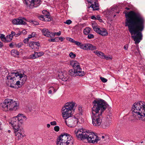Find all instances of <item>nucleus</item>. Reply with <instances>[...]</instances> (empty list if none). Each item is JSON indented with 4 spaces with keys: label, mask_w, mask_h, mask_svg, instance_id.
<instances>
[{
    "label": "nucleus",
    "mask_w": 145,
    "mask_h": 145,
    "mask_svg": "<svg viewBox=\"0 0 145 145\" xmlns=\"http://www.w3.org/2000/svg\"><path fill=\"white\" fill-rule=\"evenodd\" d=\"M89 3L91 4L90 6L88 7V8H91L93 10H97L99 9V6L97 0H87Z\"/></svg>",
    "instance_id": "4468645a"
},
{
    "label": "nucleus",
    "mask_w": 145,
    "mask_h": 145,
    "mask_svg": "<svg viewBox=\"0 0 145 145\" xmlns=\"http://www.w3.org/2000/svg\"><path fill=\"white\" fill-rule=\"evenodd\" d=\"M35 50H37L39 49V47L40 46V44L38 42H35Z\"/></svg>",
    "instance_id": "c9c22d12"
},
{
    "label": "nucleus",
    "mask_w": 145,
    "mask_h": 145,
    "mask_svg": "<svg viewBox=\"0 0 145 145\" xmlns=\"http://www.w3.org/2000/svg\"><path fill=\"white\" fill-rule=\"evenodd\" d=\"M11 54L14 57H16L19 54V52L16 50H11Z\"/></svg>",
    "instance_id": "393cba45"
},
{
    "label": "nucleus",
    "mask_w": 145,
    "mask_h": 145,
    "mask_svg": "<svg viewBox=\"0 0 145 145\" xmlns=\"http://www.w3.org/2000/svg\"><path fill=\"white\" fill-rule=\"evenodd\" d=\"M50 126V124H48L47 125V127L48 128H49Z\"/></svg>",
    "instance_id": "69168bd1"
},
{
    "label": "nucleus",
    "mask_w": 145,
    "mask_h": 145,
    "mask_svg": "<svg viewBox=\"0 0 145 145\" xmlns=\"http://www.w3.org/2000/svg\"><path fill=\"white\" fill-rule=\"evenodd\" d=\"M33 23L36 25H38L39 24V23L36 22H34Z\"/></svg>",
    "instance_id": "0e129e2a"
},
{
    "label": "nucleus",
    "mask_w": 145,
    "mask_h": 145,
    "mask_svg": "<svg viewBox=\"0 0 145 145\" xmlns=\"http://www.w3.org/2000/svg\"><path fill=\"white\" fill-rule=\"evenodd\" d=\"M76 137L79 139H87L88 142L94 143H97L99 140L98 137L95 133L88 132L82 128L76 129L74 131Z\"/></svg>",
    "instance_id": "20e7f679"
},
{
    "label": "nucleus",
    "mask_w": 145,
    "mask_h": 145,
    "mask_svg": "<svg viewBox=\"0 0 145 145\" xmlns=\"http://www.w3.org/2000/svg\"><path fill=\"white\" fill-rule=\"evenodd\" d=\"M99 52V51H98L97 50H95L93 52L94 53H95L96 54L97 56H98Z\"/></svg>",
    "instance_id": "5fc2aeb1"
},
{
    "label": "nucleus",
    "mask_w": 145,
    "mask_h": 145,
    "mask_svg": "<svg viewBox=\"0 0 145 145\" xmlns=\"http://www.w3.org/2000/svg\"><path fill=\"white\" fill-rule=\"evenodd\" d=\"M90 29L89 27L86 28L83 31V32L85 35H88L90 32Z\"/></svg>",
    "instance_id": "c85d7f7f"
},
{
    "label": "nucleus",
    "mask_w": 145,
    "mask_h": 145,
    "mask_svg": "<svg viewBox=\"0 0 145 145\" xmlns=\"http://www.w3.org/2000/svg\"><path fill=\"white\" fill-rule=\"evenodd\" d=\"M92 27L94 30L96 32L99 28L97 24L95 23H93L92 25Z\"/></svg>",
    "instance_id": "a878e982"
},
{
    "label": "nucleus",
    "mask_w": 145,
    "mask_h": 145,
    "mask_svg": "<svg viewBox=\"0 0 145 145\" xmlns=\"http://www.w3.org/2000/svg\"><path fill=\"white\" fill-rule=\"evenodd\" d=\"M88 50H93L97 49L95 46H93L90 44H88Z\"/></svg>",
    "instance_id": "bb28decb"
},
{
    "label": "nucleus",
    "mask_w": 145,
    "mask_h": 145,
    "mask_svg": "<svg viewBox=\"0 0 145 145\" xmlns=\"http://www.w3.org/2000/svg\"><path fill=\"white\" fill-rule=\"evenodd\" d=\"M68 40L70 42L72 43H74L75 41L73 39L71 38H69V39Z\"/></svg>",
    "instance_id": "8fccbe9b"
},
{
    "label": "nucleus",
    "mask_w": 145,
    "mask_h": 145,
    "mask_svg": "<svg viewBox=\"0 0 145 145\" xmlns=\"http://www.w3.org/2000/svg\"><path fill=\"white\" fill-rule=\"evenodd\" d=\"M117 8V6H114L111 8V10L114 11V10L116 9Z\"/></svg>",
    "instance_id": "3c124183"
},
{
    "label": "nucleus",
    "mask_w": 145,
    "mask_h": 145,
    "mask_svg": "<svg viewBox=\"0 0 145 145\" xmlns=\"http://www.w3.org/2000/svg\"><path fill=\"white\" fill-rule=\"evenodd\" d=\"M96 32L103 36H106L108 35L107 30L105 28L102 27H99Z\"/></svg>",
    "instance_id": "6ab92c4d"
},
{
    "label": "nucleus",
    "mask_w": 145,
    "mask_h": 145,
    "mask_svg": "<svg viewBox=\"0 0 145 145\" xmlns=\"http://www.w3.org/2000/svg\"><path fill=\"white\" fill-rule=\"evenodd\" d=\"M33 37L32 36V35H28V39H30Z\"/></svg>",
    "instance_id": "13d9d810"
},
{
    "label": "nucleus",
    "mask_w": 145,
    "mask_h": 145,
    "mask_svg": "<svg viewBox=\"0 0 145 145\" xmlns=\"http://www.w3.org/2000/svg\"><path fill=\"white\" fill-rule=\"evenodd\" d=\"M76 103L73 102H69L66 103L62 108V110L72 113Z\"/></svg>",
    "instance_id": "ddd939ff"
},
{
    "label": "nucleus",
    "mask_w": 145,
    "mask_h": 145,
    "mask_svg": "<svg viewBox=\"0 0 145 145\" xmlns=\"http://www.w3.org/2000/svg\"><path fill=\"white\" fill-rule=\"evenodd\" d=\"M57 39V38H56L54 39H49L48 40L50 42H55L56 41V40Z\"/></svg>",
    "instance_id": "de8ad7c7"
},
{
    "label": "nucleus",
    "mask_w": 145,
    "mask_h": 145,
    "mask_svg": "<svg viewBox=\"0 0 145 145\" xmlns=\"http://www.w3.org/2000/svg\"><path fill=\"white\" fill-rule=\"evenodd\" d=\"M27 120L26 117L23 114H19L17 116L14 117L10 122L13 129L16 131L19 129L21 125Z\"/></svg>",
    "instance_id": "6e6552de"
},
{
    "label": "nucleus",
    "mask_w": 145,
    "mask_h": 145,
    "mask_svg": "<svg viewBox=\"0 0 145 145\" xmlns=\"http://www.w3.org/2000/svg\"><path fill=\"white\" fill-rule=\"evenodd\" d=\"M111 122L110 121H108L105 122L103 125V127L104 129L108 127L111 124Z\"/></svg>",
    "instance_id": "b1692460"
},
{
    "label": "nucleus",
    "mask_w": 145,
    "mask_h": 145,
    "mask_svg": "<svg viewBox=\"0 0 145 145\" xmlns=\"http://www.w3.org/2000/svg\"><path fill=\"white\" fill-rule=\"evenodd\" d=\"M48 93L50 94H52V90L51 89H50L48 91Z\"/></svg>",
    "instance_id": "e2e57ef3"
},
{
    "label": "nucleus",
    "mask_w": 145,
    "mask_h": 145,
    "mask_svg": "<svg viewBox=\"0 0 145 145\" xmlns=\"http://www.w3.org/2000/svg\"><path fill=\"white\" fill-rule=\"evenodd\" d=\"M100 79H101V80L103 82H104V83L106 82L107 81V80L106 79L104 78H103V77H101Z\"/></svg>",
    "instance_id": "c03bdc74"
},
{
    "label": "nucleus",
    "mask_w": 145,
    "mask_h": 145,
    "mask_svg": "<svg viewBox=\"0 0 145 145\" xmlns=\"http://www.w3.org/2000/svg\"><path fill=\"white\" fill-rule=\"evenodd\" d=\"M61 31H59V32L57 33L52 32V35H54L52 38L54 37L56 35L58 36H60L61 34Z\"/></svg>",
    "instance_id": "473e14b6"
},
{
    "label": "nucleus",
    "mask_w": 145,
    "mask_h": 145,
    "mask_svg": "<svg viewBox=\"0 0 145 145\" xmlns=\"http://www.w3.org/2000/svg\"><path fill=\"white\" fill-rule=\"evenodd\" d=\"M100 18V16H98L97 17V19H98V20H99Z\"/></svg>",
    "instance_id": "774afa93"
},
{
    "label": "nucleus",
    "mask_w": 145,
    "mask_h": 145,
    "mask_svg": "<svg viewBox=\"0 0 145 145\" xmlns=\"http://www.w3.org/2000/svg\"><path fill=\"white\" fill-rule=\"evenodd\" d=\"M103 59H105L107 60H111L112 59V57L110 56H106L104 55Z\"/></svg>",
    "instance_id": "e433bc0d"
},
{
    "label": "nucleus",
    "mask_w": 145,
    "mask_h": 145,
    "mask_svg": "<svg viewBox=\"0 0 145 145\" xmlns=\"http://www.w3.org/2000/svg\"><path fill=\"white\" fill-rule=\"evenodd\" d=\"M25 18H20L18 19H14L12 21V23L15 25H25L26 24Z\"/></svg>",
    "instance_id": "2eb2a0df"
},
{
    "label": "nucleus",
    "mask_w": 145,
    "mask_h": 145,
    "mask_svg": "<svg viewBox=\"0 0 145 145\" xmlns=\"http://www.w3.org/2000/svg\"><path fill=\"white\" fill-rule=\"evenodd\" d=\"M76 103L73 102H69L66 103L62 108V110L72 113Z\"/></svg>",
    "instance_id": "f8f14e48"
},
{
    "label": "nucleus",
    "mask_w": 145,
    "mask_h": 145,
    "mask_svg": "<svg viewBox=\"0 0 145 145\" xmlns=\"http://www.w3.org/2000/svg\"><path fill=\"white\" fill-rule=\"evenodd\" d=\"M35 42H31L29 43V46L32 49L35 50Z\"/></svg>",
    "instance_id": "7c9ffc66"
},
{
    "label": "nucleus",
    "mask_w": 145,
    "mask_h": 145,
    "mask_svg": "<svg viewBox=\"0 0 145 145\" xmlns=\"http://www.w3.org/2000/svg\"><path fill=\"white\" fill-rule=\"evenodd\" d=\"M58 76L60 79H61L64 81H67L69 78L67 72L65 71H63V72H59Z\"/></svg>",
    "instance_id": "f3484780"
},
{
    "label": "nucleus",
    "mask_w": 145,
    "mask_h": 145,
    "mask_svg": "<svg viewBox=\"0 0 145 145\" xmlns=\"http://www.w3.org/2000/svg\"><path fill=\"white\" fill-rule=\"evenodd\" d=\"M132 110L133 115L137 119L145 121V102L140 101L133 105Z\"/></svg>",
    "instance_id": "39448f33"
},
{
    "label": "nucleus",
    "mask_w": 145,
    "mask_h": 145,
    "mask_svg": "<svg viewBox=\"0 0 145 145\" xmlns=\"http://www.w3.org/2000/svg\"><path fill=\"white\" fill-rule=\"evenodd\" d=\"M58 76L60 79H61L64 81H67L69 78L67 72L65 71H63V72H59Z\"/></svg>",
    "instance_id": "dca6fc26"
},
{
    "label": "nucleus",
    "mask_w": 145,
    "mask_h": 145,
    "mask_svg": "<svg viewBox=\"0 0 145 145\" xmlns=\"http://www.w3.org/2000/svg\"><path fill=\"white\" fill-rule=\"evenodd\" d=\"M128 48V45L126 44L124 46V48L125 50H127Z\"/></svg>",
    "instance_id": "864d4df0"
},
{
    "label": "nucleus",
    "mask_w": 145,
    "mask_h": 145,
    "mask_svg": "<svg viewBox=\"0 0 145 145\" xmlns=\"http://www.w3.org/2000/svg\"><path fill=\"white\" fill-rule=\"evenodd\" d=\"M104 55V54L103 53L99 51L97 56L103 59Z\"/></svg>",
    "instance_id": "4c0bfd02"
},
{
    "label": "nucleus",
    "mask_w": 145,
    "mask_h": 145,
    "mask_svg": "<svg viewBox=\"0 0 145 145\" xmlns=\"http://www.w3.org/2000/svg\"><path fill=\"white\" fill-rule=\"evenodd\" d=\"M91 18L92 19L95 20L97 19V18L95 17L94 16H91Z\"/></svg>",
    "instance_id": "6e6d98bb"
},
{
    "label": "nucleus",
    "mask_w": 145,
    "mask_h": 145,
    "mask_svg": "<svg viewBox=\"0 0 145 145\" xmlns=\"http://www.w3.org/2000/svg\"><path fill=\"white\" fill-rule=\"evenodd\" d=\"M13 37L11 35H9L5 37V42H9L12 39Z\"/></svg>",
    "instance_id": "cd10ccee"
},
{
    "label": "nucleus",
    "mask_w": 145,
    "mask_h": 145,
    "mask_svg": "<svg viewBox=\"0 0 145 145\" xmlns=\"http://www.w3.org/2000/svg\"><path fill=\"white\" fill-rule=\"evenodd\" d=\"M88 44H82L80 46V48L82 49L88 50Z\"/></svg>",
    "instance_id": "c756f323"
},
{
    "label": "nucleus",
    "mask_w": 145,
    "mask_h": 145,
    "mask_svg": "<svg viewBox=\"0 0 145 145\" xmlns=\"http://www.w3.org/2000/svg\"><path fill=\"white\" fill-rule=\"evenodd\" d=\"M77 71L74 69H71L69 71V74L71 76H76V75L79 76Z\"/></svg>",
    "instance_id": "5701e85b"
},
{
    "label": "nucleus",
    "mask_w": 145,
    "mask_h": 145,
    "mask_svg": "<svg viewBox=\"0 0 145 145\" xmlns=\"http://www.w3.org/2000/svg\"><path fill=\"white\" fill-rule=\"evenodd\" d=\"M57 38H58V39L59 40H60L61 41H62L64 39V38L62 37H57Z\"/></svg>",
    "instance_id": "603ef678"
},
{
    "label": "nucleus",
    "mask_w": 145,
    "mask_h": 145,
    "mask_svg": "<svg viewBox=\"0 0 145 145\" xmlns=\"http://www.w3.org/2000/svg\"><path fill=\"white\" fill-rule=\"evenodd\" d=\"M1 106L3 110L7 111H15L19 108V103L18 101L12 99H5Z\"/></svg>",
    "instance_id": "423d86ee"
},
{
    "label": "nucleus",
    "mask_w": 145,
    "mask_h": 145,
    "mask_svg": "<svg viewBox=\"0 0 145 145\" xmlns=\"http://www.w3.org/2000/svg\"><path fill=\"white\" fill-rule=\"evenodd\" d=\"M62 113L63 117L65 120L70 117L72 115V113L63 110H62Z\"/></svg>",
    "instance_id": "4be33fe9"
},
{
    "label": "nucleus",
    "mask_w": 145,
    "mask_h": 145,
    "mask_svg": "<svg viewBox=\"0 0 145 145\" xmlns=\"http://www.w3.org/2000/svg\"><path fill=\"white\" fill-rule=\"evenodd\" d=\"M24 3L30 8L36 7L40 4V0H23Z\"/></svg>",
    "instance_id": "9b49d317"
},
{
    "label": "nucleus",
    "mask_w": 145,
    "mask_h": 145,
    "mask_svg": "<svg viewBox=\"0 0 145 145\" xmlns=\"http://www.w3.org/2000/svg\"><path fill=\"white\" fill-rule=\"evenodd\" d=\"M3 46V44L0 41V48H1Z\"/></svg>",
    "instance_id": "4d7b16f0"
},
{
    "label": "nucleus",
    "mask_w": 145,
    "mask_h": 145,
    "mask_svg": "<svg viewBox=\"0 0 145 145\" xmlns=\"http://www.w3.org/2000/svg\"><path fill=\"white\" fill-rule=\"evenodd\" d=\"M84 119L82 114H77L74 116L70 117L65 120L67 125L71 127H74L78 123H83Z\"/></svg>",
    "instance_id": "0eeeda50"
},
{
    "label": "nucleus",
    "mask_w": 145,
    "mask_h": 145,
    "mask_svg": "<svg viewBox=\"0 0 145 145\" xmlns=\"http://www.w3.org/2000/svg\"><path fill=\"white\" fill-rule=\"evenodd\" d=\"M0 38H1L2 40L5 42V36L3 34H0Z\"/></svg>",
    "instance_id": "f704fd0d"
},
{
    "label": "nucleus",
    "mask_w": 145,
    "mask_h": 145,
    "mask_svg": "<svg viewBox=\"0 0 145 145\" xmlns=\"http://www.w3.org/2000/svg\"><path fill=\"white\" fill-rule=\"evenodd\" d=\"M35 35H36L35 33V32H33V33H32L31 34V35H32V37H33L35 36Z\"/></svg>",
    "instance_id": "052dcab7"
},
{
    "label": "nucleus",
    "mask_w": 145,
    "mask_h": 145,
    "mask_svg": "<svg viewBox=\"0 0 145 145\" xmlns=\"http://www.w3.org/2000/svg\"><path fill=\"white\" fill-rule=\"evenodd\" d=\"M6 78L7 84L8 86L14 88H16V86L20 88L27 79L26 75L20 72L9 73Z\"/></svg>",
    "instance_id": "7ed1b4c3"
},
{
    "label": "nucleus",
    "mask_w": 145,
    "mask_h": 145,
    "mask_svg": "<svg viewBox=\"0 0 145 145\" xmlns=\"http://www.w3.org/2000/svg\"><path fill=\"white\" fill-rule=\"evenodd\" d=\"M16 46L18 48L21 47L22 45L23 44L21 42L16 44Z\"/></svg>",
    "instance_id": "a18cd8bd"
},
{
    "label": "nucleus",
    "mask_w": 145,
    "mask_h": 145,
    "mask_svg": "<svg viewBox=\"0 0 145 145\" xmlns=\"http://www.w3.org/2000/svg\"><path fill=\"white\" fill-rule=\"evenodd\" d=\"M106 135H105V136H102V138L103 139H104V138H105L106 137Z\"/></svg>",
    "instance_id": "338daca9"
},
{
    "label": "nucleus",
    "mask_w": 145,
    "mask_h": 145,
    "mask_svg": "<svg viewBox=\"0 0 145 145\" xmlns=\"http://www.w3.org/2000/svg\"><path fill=\"white\" fill-rule=\"evenodd\" d=\"M36 53L37 54V57H40L42 55H43L44 54V53L42 52H36Z\"/></svg>",
    "instance_id": "58836bf2"
},
{
    "label": "nucleus",
    "mask_w": 145,
    "mask_h": 145,
    "mask_svg": "<svg viewBox=\"0 0 145 145\" xmlns=\"http://www.w3.org/2000/svg\"><path fill=\"white\" fill-rule=\"evenodd\" d=\"M15 34V33L14 32H11V34L10 35H11L13 37V36H14Z\"/></svg>",
    "instance_id": "bf43d9fd"
},
{
    "label": "nucleus",
    "mask_w": 145,
    "mask_h": 145,
    "mask_svg": "<svg viewBox=\"0 0 145 145\" xmlns=\"http://www.w3.org/2000/svg\"><path fill=\"white\" fill-rule=\"evenodd\" d=\"M74 43H75L76 45L77 46H80L82 45V43L81 42L76 41H75Z\"/></svg>",
    "instance_id": "49530a36"
},
{
    "label": "nucleus",
    "mask_w": 145,
    "mask_h": 145,
    "mask_svg": "<svg viewBox=\"0 0 145 145\" xmlns=\"http://www.w3.org/2000/svg\"><path fill=\"white\" fill-rule=\"evenodd\" d=\"M93 103L92 123L94 126H99L102 122V113L106 109L108 105L104 100L102 99L95 100Z\"/></svg>",
    "instance_id": "f03ea898"
},
{
    "label": "nucleus",
    "mask_w": 145,
    "mask_h": 145,
    "mask_svg": "<svg viewBox=\"0 0 145 145\" xmlns=\"http://www.w3.org/2000/svg\"><path fill=\"white\" fill-rule=\"evenodd\" d=\"M125 26L127 27L131 37L136 44L142 39L141 32L143 30L145 20L140 13L133 11L125 14Z\"/></svg>",
    "instance_id": "f257e3e1"
},
{
    "label": "nucleus",
    "mask_w": 145,
    "mask_h": 145,
    "mask_svg": "<svg viewBox=\"0 0 145 145\" xmlns=\"http://www.w3.org/2000/svg\"><path fill=\"white\" fill-rule=\"evenodd\" d=\"M69 56L71 58H74L76 57V55L72 52H71L69 54Z\"/></svg>",
    "instance_id": "a19ab883"
},
{
    "label": "nucleus",
    "mask_w": 145,
    "mask_h": 145,
    "mask_svg": "<svg viewBox=\"0 0 145 145\" xmlns=\"http://www.w3.org/2000/svg\"><path fill=\"white\" fill-rule=\"evenodd\" d=\"M28 39L27 38V39H26L24 40V41L25 43H26L27 42H28Z\"/></svg>",
    "instance_id": "680f3d73"
},
{
    "label": "nucleus",
    "mask_w": 145,
    "mask_h": 145,
    "mask_svg": "<svg viewBox=\"0 0 145 145\" xmlns=\"http://www.w3.org/2000/svg\"><path fill=\"white\" fill-rule=\"evenodd\" d=\"M72 22V21L70 20H67L66 22H64V23L68 25H69Z\"/></svg>",
    "instance_id": "ea45409f"
},
{
    "label": "nucleus",
    "mask_w": 145,
    "mask_h": 145,
    "mask_svg": "<svg viewBox=\"0 0 145 145\" xmlns=\"http://www.w3.org/2000/svg\"><path fill=\"white\" fill-rule=\"evenodd\" d=\"M70 64L73 69L77 71L80 76H83L85 74V72L82 71V69L80 67V64L78 62L75 60L71 61Z\"/></svg>",
    "instance_id": "9d476101"
},
{
    "label": "nucleus",
    "mask_w": 145,
    "mask_h": 145,
    "mask_svg": "<svg viewBox=\"0 0 145 145\" xmlns=\"http://www.w3.org/2000/svg\"><path fill=\"white\" fill-rule=\"evenodd\" d=\"M42 31L44 36L52 38L54 36L52 35V32L49 31L48 29H42Z\"/></svg>",
    "instance_id": "aec40b11"
},
{
    "label": "nucleus",
    "mask_w": 145,
    "mask_h": 145,
    "mask_svg": "<svg viewBox=\"0 0 145 145\" xmlns=\"http://www.w3.org/2000/svg\"><path fill=\"white\" fill-rule=\"evenodd\" d=\"M88 35V37L89 39H92L94 37V36L92 34H89Z\"/></svg>",
    "instance_id": "79ce46f5"
},
{
    "label": "nucleus",
    "mask_w": 145,
    "mask_h": 145,
    "mask_svg": "<svg viewBox=\"0 0 145 145\" xmlns=\"http://www.w3.org/2000/svg\"><path fill=\"white\" fill-rule=\"evenodd\" d=\"M54 130L58 132L59 131V127L58 126H56L54 127Z\"/></svg>",
    "instance_id": "37998d69"
},
{
    "label": "nucleus",
    "mask_w": 145,
    "mask_h": 145,
    "mask_svg": "<svg viewBox=\"0 0 145 145\" xmlns=\"http://www.w3.org/2000/svg\"><path fill=\"white\" fill-rule=\"evenodd\" d=\"M50 124L52 125H55L57 124L56 122L55 121H53L51 122H50Z\"/></svg>",
    "instance_id": "09e8293b"
},
{
    "label": "nucleus",
    "mask_w": 145,
    "mask_h": 145,
    "mask_svg": "<svg viewBox=\"0 0 145 145\" xmlns=\"http://www.w3.org/2000/svg\"><path fill=\"white\" fill-rule=\"evenodd\" d=\"M73 143L72 137L67 133L61 135L57 140V145H71Z\"/></svg>",
    "instance_id": "1a4fd4ad"
},
{
    "label": "nucleus",
    "mask_w": 145,
    "mask_h": 145,
    "mask_svg": "<svg viewBox=\"0 0 145 145\" xmlns=\"http://www.w3.org/2000/svg\"><path fill=\"white\" fill-rule=\"evenodd\" d=\"M59 88L58 86H51L50 87V89H51L52 90V89H53L54 93H55L57 90Z\"/></svg>",
    "instance_id": "2f4dec72"
},
{
    "label": "nucleus",
    "mask_w": 145,
    "mask_h": 145,
    "mask_svg": "<svg viewBox=\"0 0 145 145\" xmlns=\"http://www.w3.org/2000/svg\"><path fill=\"white\" fill-rule=\"evenodd\" d=\"M39 18L42 20L45 21H50L51 20L50 16L48 14L41 15L39 16Z\"/></svg>",
    "instance_id": "412c9836"
},
{
    "label": "nucleus",
    "mask_w": 145,
    "mask_h": 145,
    "mask_svg": "<svg viewBox=\"0 0 145 145\" xmlns=\"http://www.w3.org/2000/svg\"><path fill=\"white\" fill-rule=\"evenodd\" d=\"M16 130L14 131V133H15V135L16 137V138L18 140L22 139L25 136L24 133H22L19 129L17 130V131Z\"/></svg>",
    "instance_id": "a211bd4d"
},
{
    "label": "nucleus",
    "mask_w": 145,
    "mask_h": 145,
    "mask_svg": "<svg viewBox=\"0 0 145 145\" xmlns=\"http://www.w3.org/2000/svg\"><path fill=\"white\" fill-rule=\"evenodd\" d=\"M36 52H34V54H33L30 56V57L33 59H35L37 58V55Z\"/></svg>",
    "instance_id": "72a5a7b5"
}]
</instances>
